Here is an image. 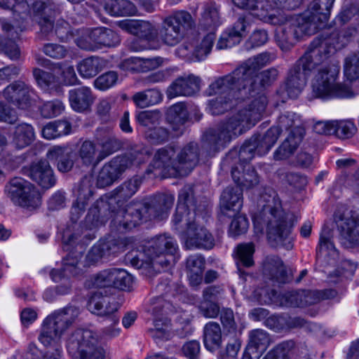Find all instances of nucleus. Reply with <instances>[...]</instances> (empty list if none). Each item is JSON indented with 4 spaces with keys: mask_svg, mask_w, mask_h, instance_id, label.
Returning <instances> with one entry per match:
<instances>
[{
    "mask_svg": "<svg viewBox=\"0 0 359 359\" xmlns=\"http://www.w3.org/2000/svg\"><path fill=\"white\" fill-rule=\"evenodd\" d=\"M268 104L267 97L258 95L247 102L243 107L225 121L209 129L204 135L205 144L209 154H215L261 120Z\"/></svg>",
    "mask_w": 359,
    "mask_h": 359,
    "instance_id": "f257e3e1",
    "label": "nucleus"
},
{
    "mask_svg": "<svg viewBox=\"0 0 359 359\" xmlns=\"http://www.w3.org/2000/svg\"><path fill=\"white\" fill-rule=\"evenodd\" d=\"M341 42L337 31H324L311 41L306 53L288 72L285 88L289 97L298 96L311 72L325 61Z\"/></svg>",
    "mask_w": 359,
    "mask_h": 359,
    "instance_id": "f03ea898",
    "label": "nucleus"
},
{
    "mask_svg": "<svg viewBox=\"0 0 359 359\" xmlns=\"http://www.w3.org/2000/svg\"><path fill=\"white\" fill-rule=\"evenodd\" d=\"M261 200L266 201V203L253 217L255 229L262 232L264 226L271 245L292 250L294 246L292 231L297 222V217L292 213L285 212L274 197L269 196L266 200V196L263 195Z\"/></svg>",
    "mask_w": 359,
    "mask_h": 359,
    "instance_id": "7ed1b4c3",
    "label": "nucleus"
},
{
    "mask_svg": "<svg viewBox=\"0 0 359 359\" xmlns=\"http://www.w3.org/2000/svg\"><path fill=\"white\" fill-rule=\"evenodd\" d=\"M177 249V243L172 237L159 235L141 250H133L127 253L125 260L133 267L142 270L146 276H151L175 262Z\"/></svg>",
    "mask_w": 359,
    "mask_h": 359,
    "instance_id": "20e7f679",
    "label": "nucleus"
},
{
    "mask_svg": "<svg viewBox=\"0 0 359 359\" xmlns=\"http://www.w3.org/2000/svg\"><path fill=\"white\" fill-rule=\"evenodd\" d=\"M174 201L175 197L172 194L158 193L147 202L128 205L126 212L119 214L114 222H118V229L122 230L135 227L144 217L162 220L168 217Z\"/></svg>",
    "mask_w": 359,
    "mask_h": 359,
    "instance_id": "39448f33",
    "label": "nucleus"
},
{
    "mask_svg": "<svg viewBox=\"0 0 359 359\" xmlns=\"http://www.w3.org/2000/svg\"><path fill=\"white\" fill-rule=\"evenodd\" d=\"M80 313L79 308L68 306L54 312L43 321L39 341L46 346H58L62 334L75 323Z\"/></svg>",
    "mask_w": 359,
    "mask_h": 359,
    "instance_id": "423d86ee",
    "label": "nucleus"
},
{
    "mask_svg": "<svg viewBox=\"0 0 359 359\" xmlns=\"http://www.w3.org/2000/svg\"><path fill=\"white\" fill-rule=\"evenodd\" d=\"M324 61L316 69L312 81V93L314 97L330 99L332 97H351L353 95L347 86L336 82L339 67L323 65Z\"/></svg>",
    "mask_w": 359,
    "mask_h": 359,
    "instance_id": "0eeeda50",
    "label": "nucleus"
},
{
    "mask_svg": "<svg viewBox=\"0 0 359 359\" xmlns=\"http://www.w3.org/2000/svg\"><path fill=\"white\" fill-rule=\"evenodd\" d=\"M100 340L97 332L77 329L69 336L67 349L73 359H105V350L98 346Z\"/></svg>",
    "mask_w": 359,
    "mask_h": 359,
    "instance_id": "6e6552de",
    "label": "nucleus"
},
{
    "mask_svg": "<svg viewBox=\"0 0 359 359\" xmlns=\"http://www.w3.org/2000/svg\"><path fill=\"white\" fill-rule=\"evenodd\" d=\"M194 25V21L189 12H175L163 19L158 33L160 39L168 46H175L182 39L184 31Z\"/></svg>",
    "mask_w": 359,
    "mask_h": 359,
    "instance_id": "1a4fd4ad",
    "label": "nucleus"
},
{
    "mask_svg": "<svg viewBox=\"0 0 359 359\" xmlns=\"http://www.w3.org/2000/svg\"><path fill=\"white\" fill-rule=\"evenodd\" d=\"M5 191L16 205L33 210L40 206L41 197L39 190L31 182L15 177L6 186Z\"/></svg>",
    "mask_w": 359,
    "mask_h": 359,
    "instance_id": "9d476101",
    "label": "nucleus"
},
{
    "mask_svg": "<svg viewBox=\"0 0 359 359\" xmlns=\"http://www.w3.org/2000/svg\"><path fill=\"white\" fill-rule=\"evenodd\" d=\"M121 204L118 203L117 198L113 194H105L97 199L93 206L90 208L86 216V221L90 223V226H97L100 224H104L109 217L114 215V217L111 220L112 225L119 232H123L128 229L120 230L119 223L115 224L114 220L119 214L125 213L124 210H119Z\"/></svg>",
    "mask_w": 359,
    "mask_h": 359,
    "instance_id": "9b49d317",
    "label": "nucleus"
},
{
    "mask_svg": "<svg viewBox=\"0 0 359 359\" xmlns=\"http://www.w3.org/2000/svg\"><path fill=\"white\" fill-rule=\"evenodd\" d=\"M245 76L243 73L231 74L218 77L209 87L210 95H226L235 100H245L249 97Z\"/></svg>",
    "mask_w": 359,
    "mask_h": 359,
    "instance_id": "f8f14e48",
    "label": "nucleus"
},
{
    "mask_svg": "<svg viewBox=\"0 0 359 359\" xmlns=\"http://www.w3.org/2000/svg\"><path fill=\"white\" fill-rule=\"evenodd\" d=\"M334 221L340 243L347 248L359 246V212L337 210Z\"/></svg>",
    "mask_w": 359,
    "mask_h": 359,
    "instance_id": "ddd939ff",
    "label": "nucleus"
},
{
    "mask_svg": "<svg viewBox=\"0 0 359 359\" xmlns=\"http://www.w3.org/2000/svg\"><path fill=\"white\" fill-rule=\"evenodd\" d=\"M176 162V148L167 146L158 149L146 170L147 174H154L155 177H177L178 171Z\"/></svg>",
    "mask_w": 359,
    "mask_h": 359,
    "instance_id": "4468645a",
    "label": "nucleus"
},
{
    "mask_svg": "<svg viewBox=\"0 0 359 359\" xmlns=\"http://www.w3.org/2000/svg\"><path fill=\"white\" fill-rule=\"evenodd\" d=\"M133 159L126 156H118L106 163L97 177V186L104 188L118 180L123 172L132 167Z\"/></svg>",
    "mask_w": 359,
    "mask_h": 359,
    "instance_id": "2eb2a0df",
    "label": "nucleus"
},
{
    "mask_svg": "<svg viewBox=\"0 0 359 359\" xmlns=\"http://www.w3.org/2000/svg\"><path fill=\"white\" fill-rule=\"evenodd\" d=\"M339 257V252L333 243L332 230L328 226H324L316 248V259L325 266H334L337 263Z\"/></svg>",
    "mask_w": 359,
    "mask_h": 359,
    "instance_id": "dca6fc26",
    "label": "nucleus"
},
{
    "mask_svg": "<svg viewBox=\"0 0 359 359\" xmlns=\"http://www.w3.org/2000/svg\"><path fill=\"white\" fill-rule=\"evenodd\" d=\"M31 86L22 81H15L3 90V96L10 104L20 109H27L31 106Z\"/></svg>",
    "mask_w": 359,
    "mask_h": 359,
    "instance_id": "f3484780",
    "label": "nucleus"
},
{
    "mask_svg": "<svg viewBox=\"0 0 359 359\" xmlns=\"http://www.w3.org/2000/svg\"><path fill=\"white\" fill-rule=\"evenodd\" d=\"M33 11V20L40 27V36L48 38L54 34V16L51 9L42 0H29Z\"/></svg>",
    "mask_w": 359,
    "mask_h": 359,
    "instance_id": "a211bd4d",
    "label": "nucleus"
},
{
    "mask_svg": "<svg viewBox=\"0 0 359 359\" xmlns=\"http://www.w3.org/2000/svg\"><path fill=\"white\" fill-rule=\"evenodd\" d=\"M199 161V147L196 142H189L181 148H176V162L178 175H188Z\"/></svg>",
    "mask_w": 359,
    "mask_h": 359,
    "instance_id": "6ab92c4d",
    "label": "nucleus"
},
{
    "mask_svg": "<svg viewBox=\"0 0 359 359\" xmlns=\"http://www.w3.org/2000/svg\"><path fill=\"white\" fill-rule=\"evenodd\" d=\"M276 57V55L273 53H262L248 59L236 69V73H243L245 76V78L247 82H250L252 86L256 85V80L254 79L255 73L264 66L270 64Z\"/></svg>",
    "mask_w": 359,
    "mask_h": 359,
    "instance_id": "aec40b11",
    "label": "nucleus"
},
{
    "mask_svg": "<svg viewBox=\"0 0 359 359\" xmlns=\"http://www.w3.org/2000/svg\"><path fill=\"white\" fill-rule=\"evenodd\" d=\"M276 0H257L253 15L260 20L271 24L280 25L285 22L287 15L280 12Z\"/></svg>",
    "mask_w": 359,
    "mask_h": 359,
    "instance_id": "412c9836",
    "label": "nucleus"
},
{
    "mask_svg": "<svg viewBox=\"0 0 359 359\" xmlns=\"http://www.w3.org/2000/svg\"><path fill=\"white\" fill-rule=\"evenodd\" d=\"M334 290L309 292L306 294L292 292L285 294L286 305L292 307H303L309 304H316L320 300L331 299L336 296Z\"/></svg>",
    "mask_w": 359,
    "mask_h": 359,
    "instance_id": "4be33fe9",
    "label": "nucleus"
},
{
    "mask_svg": "<svg viewBox=\"0 0 359 359\" xmlns=\"http://www.w3.org/2000/svg\"><path fill=\"white\" fill-rule=\"evenodd\" d=\"M275 32V41L282 51H290L299 40L297 29L292 18L287 16L285 22L279 25Z\"/></svg>",
    "mask_w": 359,
    "mask_h": 359,
    "instance_id": "5701e85b",
    "label": "nucleus"
},
{
    "mask_svg": "<svg viewBox=\"0 0 359 359\" xmlns=\"http://www.w3.org/2000/svg\"><path fill=\"white\" fill-rule=\"evenodd\" d=\"M119 306L118 302L114 297L104 296L101 292H95L88 303V309L90 312L109 318L116 316L115 313Z\"/></svg>",
    "mask_w": 359,
    "mask_h": 359,
    "instance_id": "b1692460",
    "label": "nucleus"
},
{
    "mask_svg": "<svg viewBox=\"0 0 359 359\" xmlns=\"http://www.w3.org/2000/svg\"><path fill=\"white\" fill-rule=\"evenodd\" d=\"M96 140L100 147L99 160H103L123 147L121 140L114 134L112 128L108 126L98 128Z\"/></svg>",
    "mask_w": 359,
    "mask_h": 359,
    "instance_id": "393cba45",
    "label": "nucleus"
},
{
    "mask_svg": "<svg viewBox=\"0 0 359 359\" xmlns=\"http://www.w3.org/2000/svg\"><path fill=\"white\" fill-rule=\"evenodd\" d=\"M185 245L188 249H212L215 245L212 235L204 227L196 224L186 233Z\"/></svg>",
    "mask_w": 359,
    "mask_h": 359,
    "instance_id": "a878e982",
    "label": "nucleus"
},
{
    "mask_svg": "<svg viewBox=\"0 0 359 359\" xmlns=\"http://www.w3.org/2000/svg\"><path fill=\"white\" fill-rule=\"evenodd\" d=\"M201 79L189 75L177 79L168 88L167 97L170 99L177 96H191L200 90Z\"/></svg>",
    "mask_w": 359,
    "mask_h": 359,
    "instance_id": "bb28decb",
    "label": "nucleus"
},
{
    "mask_svg": "<svg viewBox=\"0 0 359 359\" xmlns=\"http://www.w3.org/2000/svg\"><path fill=\"white\" fill-rule=\"evenodd\" d=\"M29 176L43 189H49L55 183L53 170L46 160L33 163L29 169Z\"/></svg>",
    "mask_w": 359,
    "mask_h": 359,
    "instance_id": "cd10ccee",
    "label": "nucleus"
},
{
    "mask_svg": "<svg viewBox=\"0 0 359 359\" xmlns=\"http://www.w3.org/2000/svg\"><path fill=\"white\" fill-rule=\"evenodd\" d=\"M118 25L123 30L147 40H153L158 35L157 29L149 21L124 20L119 21Z\"/></svg>",
    "mask_w": 359,
    "mask_h": 359,
    "instance_id": "c85d7f7f",
    "label": "nucleus"
},
{
    "mask_svg": "<svg viewBox=\"0 0 359 359\" xmlns=\"http://www.w3.org/2000/svg\"><path fill=\"white\" fill-rule=\"evenodd\" d=\"M68 97L72 109L77 112L89 110L95 99L92 90L87 86H81L70 90Z\"/></svg>",
    "mask_w": 359,
    "mask_h": 359,
    "instance_id": "c756f323",
    "label": "nucleus"
},
{
    "mask_svg": "<svg viewBox=\"0 0 359 359\" xmlns=\"http://www.w3.org/2000/svg\"><path fill=\"white\" fill-rule=\"evenodd\" d=\"M231 176L241 188L251 189L259 182V175L250 164L238 163L232 168Z\"/></svg>",
    "mask_w": 359,
    "mask_h": 359,
    "instance_id": "7c9ffc66",
    "label": "nucleus"
},
{
    "mask_svg": "<svg viewBox=\"0 0 359 359\" xmlns=\"http://www.w3.org/2000/svg\"><path fill=\"white\" fill-rule=\"evenodd\" d=\"M292 22L297 29L300 38L304 35L315 34L319 29L323 28L325 24L316 13L309 10L298 16L295 20L292 19Z\"/></svg>",
    "mask_w": 359,
    "mask_h": 359,
    "instance_id": "2f4dec72",
    "label": "nucleus"
},
{
    "mask_svg": "<svg viewBox=\"0 0 359 359\" xmlns=\"http://www.w3.org/2000/svg\"><path fill=\"white\" fill-rule=\"evenodd\" d=\"M243 206V190L239 187H228L222 192L220 198L222 212L229 215V212L236 213Z\"/></svg>",
    "mask_w": 359,
    "mask_h": 359,
    "instance_id": "473e14b6",
    "label": "nucleus"
},
{
    "mask_svg": "<svg viewBox=\"0 0 359 359\" xmlns=\"http://www.w3.org/2000/svg\"><path fill=\"white\" fill-rule=\"evenodd\" d=\"M303 128L295 127L274 153L276 160H283L294 154L303 138Z\"/></svg>",
    "mask_w": 359,
    "mask_h": 359,
    "instance_id": "72a5a7b5",
    "label": "nucleus"
},
{
    "mask_svg": "<svg viewBox=\"0 0 359 359\" xmlns=\"http://www.w3.org/2000/svg\"><path fill=\"white\" fill-rule=\"evenodd\" d=\"M47 158L52 162H57L59 171L67 172L74 166L75 154L66 147L55 146L48 151Z\"/></svg>",
    "mask_w": 359,
    "mask_h": 359,
    "instance_id": "f704fd0d",
    "label": "nucleus"
},
{
    "mask_svg": "<svg viewBox=\"0 0 359 359\" xmlns=\"http://www.w3.org/2000/svg\"><path fill=\"white\" fill-rule=\"evenodd\" d=\"M197 210L187 208L182 205H177L172 222L176 230L186 233L193 227L196 222V216L199 215Z\"/></svg>",
    "mask_w": 359,
    "mask_h": 359,
    "instance_id": "c9c22d12",
    "label": "nucleus"
},
{
    "mask_svg": "<svg viewBox=\"0 0 359 359\" xmlns=\"http://www.w3.org/2000/svg\"><path fill=\"white\" fill-rule=\"evenodd\" d=\"M163 63V58L156 57L152 58L130 57L125 60L121 67L130 72H147L154 70Z\"/></svg>",
    "mask_w": 359,
    "mask_h": 359,
    "instance_id": "e433bc0d",
    "label": "nucleus"
},
{
    "mask_svg": "<svg viewBox=\"0 0 359 359\" xmlns=\"http://www.w3.org/2000/svg\"><path fill=\"white\" fill-rule=\"evenodd\" d=\"M264 273L269 279L278 283H285L288 280L285 266L278 257H267L264 266Z\"/></svg>",
    "mask_w": 359,
    "mask_h": 359,
    "instance_id": "4c0bfd02",
    "label": "nucleus"
},
{
    "mask_svg": "<svg viewBox=\"0 0 359 359\" xmlns=\"http://www.w3.org/2000/svg\"><path fill=\"white\" fill-rule=\"evenodd\" d=\"M196 187L193 184H186L180 191L178 194L177 205H182L187 208L197 210L198 212H203L205 210V201H200L198 204V198L196 196Z\"/></svg>",
    "mask_w": 359,
    "mask_h": 359,
    "instance_id": "58836bf2",
    "label": "nucleus"
},
{
    "mask_svg": "<svg viewBox=\"0 0 359 359\" xmlns=\"http://www.w3.org/2000/svg\"><path fill=\"white\" fill-rule=\"evenodd\" d=\"M144 177L140 175H135L123 182L116 187L112 192L117 198L118 203H121L130 199L140 189L142 184Z\"/></svg>",
    "mask_w": 359,
    "mask_h": 359,
    "instance_id": "ea45409f",
    "label": "nucleus"
},
{
    "mask_svg": "<svg viewBox=\"0 0 359 359\" xmlns=\"http://www.w3.org/2000/svg\"><path fill=\"white\" fill-rule=\"evenodd\" d=\"M135 239L133 237L121 238H108L99 241L105 256L116 255L133 246Z\"/></svg>",
    "mask_w": 359,
    "mask_h": 359,
    "instance_id": "a19ab883",
    "label": "nucleus"
},
{
    "mask_svg": "<svg viewBox=\"0 0 359 359\" xmlns=\"http://www.w3.org/2000/svg\"><path fill=\"white\" fill-rule=\"evenodd\" d=\"M189 118V113L186 105L182 103H177L170 107L167 118L172 126V130L182 134L183 126Z\"/></svg>",
    "mask_w": 359,
    "mask_h": 359,
    "instance_id": "79ce46f5",
    "label": "nucleus"
},
{
    "mask_svg": "<svg viewBox=\"0 0 359 359\" xmlns=\"http://www.w3.org/2000/svg\"><path fill=\"white\" fill-rule=\"evenodd\" d=\"M279 137V129L278 128H270L264 135H257L251 137L255 142L256 152L258 155L266 154L276 142Z\"/></svg>",
    "mask_w": 359,
    "mask_h": 359,
    "instance_id": "37998d69",
    "label": "nucleus"
},
{
    "mask_svg": "<svg viewBox=\"0 0 359 359\" xmlns=\"http://www.w3.org/2000/svg\"><path fill=\"white\" fill-rule=\"evenodd\" d=\"M93 38L96 50L102 47H112L120 43V37L114 31L106 27L93 29Z\"/></svg>",
    "mask_w": 359,
    "mask_h": 359,
    "instance_id": "c03bdc74",
    "label": "nucleus"
},
{
    "mask_svg": "<svg viewBox=\"0 0 359 359\" xmlns=\"http://www.w3.org/2000/svg\"><path fill=\"white\" fill-rule=\"evenodd\" d=\"M278 76V71L276 68H270L259 73L256 72L254 79L256 80V85H251L250 82H246L249 97H254L258 94V91L266 86L271 85L275 81Z\"/></svg>",
    "mask_w": 359,
    "mask_h": 359,
    "instance_id": "a18cd8bd",
    "label": "nucleus"
},
{
    "mask_svg": "<svg viewBox=\"0 0 359 359\" xmlns=\"http://www.w3.org/2000/svg\"><path fill=\"white\" fill-rule=\"evenodd\" d=\"M106 65V61L97 56H91L81 60L77 66L79 74L83 78H92L101 72Z\"/></svg>",
    "mask_w": 359,
    "mask_h": 359,
    "instance_id": "49530a36",
    "label": "nucleus"
},
{
    "mask_svg": "<svg viewBox=\"0 0 359 359\" xmlns=\"http://www.w3.org/2000/svg\"><path fill=\"white\" fill-rule=\"evenodd\" d=\"M203 342L205 348L214 351L222 344V330L220 325L215 322H209L203 328Z\"/></svg>",
    "mask_w": 359,
    "mask_h": 359,
    "instance_id": "de8ad7c7",
    "label": "nucleus"
},
{
    "mask_svg": "<svg viewBox=\"0 0 359 359\" xmlns=\"http://www.w3.org/2000/svg\"><path fill=\"white\" fill-rule=\"evenodd\" d=\"M255 252V247L252 243L239 244L236 250V264L239 275L244 278L245 273L243 271L242 267H250L254 264L252 258Z\"/></svg>",
    "mask_w": 359,
    "mask_h": 359,
    "instance_id": "09e8293b",
    "label": "nucleus"
},
{
    "mask_svg": "<svg viewBox=\"0 0 359 359\" xmlns=\"http://www.w3.org/2000/svg\"><path fill=\"white\" fill-rule=\"evenodd\" d=\"M270 344L269 334L263 330L257 329L249 333V341L246 348L248 351L259 353V355H262Z\"/></svg>",
    "mask_w": 359,
    "mask_h": 359,
    "instance_id": "8fccbe9b",
    "label": "nucleus"
},
{
    "mask_svg": "<svg viewBox=\"0 0 359 359\" xmlns=\"http://www.w3.org/2000/svg\"><path fill=\"white\" fill-rule=\"evenodd\" d=\"M35 139V133L30 124L25 123L15 126L13 135V142L18 149L29 146Z\"/></svg>",
    "mask_w": 359,
    "mask_h": 359,
    "instance_id": "3c124183",
    "label": "nucleus"
},
{
    "mask_svg": "<svg viewBox=\"0 0 359 359\" xmlns=\"http://www.w3.org/2000/svg\"><path fill=\"white\" fill-rule=\"evenodd\" d=\"M163 95L156 88L147 89L136 93L133 96L134 103L140 108H146L161 102Z\"/></svg>",
    "mask_w": 359,
    "mask_h": 359,
    "instance_id": "603ef678",
    "label": "nucleus"
},
{
    "mask_svg": "<svg viewBox=\"0 0 359 359\" xmlns=\"http://www.w3.org/2000/svg\"><path fill=\"white\" fill-rule=\"evenodd\" d=\"M81 163L86 166H95L102 160H99V152L96 144L89 140L84 141L78 151Z\"/></svg>",
    "mask_w": 359,
    "mask_h": 359,
    "instance_id": "864d4df0",
    "label": "nucleus"
},
{
    "mask_svg": "<svg viewBox=\"0 0 359 359\" xmlns=\"http://www.w3.org/2000/svg\"><path fill=\"white\" fill-rule=\"evenodd\" d=\"M222 24L219 11L215 4L205 5L200 25L207 29H215Z\"/></svg>",
    "mask_w": 359,
    "mask_h": 359,
    "instance_id": "5fc2aeb1",
    "label": "nucleus"
},
{
    "mask_svg": "<svg viewBox=\"0 0 359 359\" xmlns=\"http://www.w3.org/2000/svg\"><path fill=\"white\" fill-rule=\"evenodd\" d=\"M255 145V142H253L252 139L250 138L243 143L238 151L237 149L230 151L226 156V161H229L230 159L238 156L239 159L238 163L249 164L248 162L253 158L255 153H257Z\"/></svg>",
    "mask_w": 359,
    "mask_h": 359,
    "instance_id": "6e6d98bb",
    "label": "nucleus"
},
{
    "mask_svg": "<svg viewBox=\"0 0 359 359\" xmlns=\"http://www.w3.org/2000/svg\"><path fill=\"white\" fill-rule=\"evenodd\" d=\"M71 125L65 120L48 123L42 130L43 137L47 140H52L70 132Z\"/></svg>",
    "mask_w": 359,
    "mask_h": 359,
    "instance_id": "4d7b16f0",
    "label": "nucleus"
},
{
    "mask_svg": "<svg viewBox=\"0 0 359 359\" xmlns=\"http://www.w3.org/2000/svg\"><path fill=\"white\" fill-rule=\"evenodd\" d=\"M205 259L201 255L189 256L187 260V267L189 269V277L194 284H198L202 280Z\"/></svg>",
    "mask_w": 359,
    "mask_h": 359,
    "instance_id": "13d9d810",
    "label": "nucleus"
},
{
    "mask_svg": "<svg viewBox=\"0 0 359 359\" xmlns=\"http://www.w3.org/2000/svg\"><path fill=\"white\" fill-rule=\"evenodd\" d=\"M238 102L226 95H218L209 101V110L212 115L222 114L237 105Z\"/></svg>",
    "mask_w": 359,
    "mask_h": 359,
    "instance_id": "bf43d9fd",
    "label": "nucleus"
},
{
    "mask_svg": "<svg viewBox=\"0 0 359 359\" xmlns=\"http://www.w3.org/2000/svg\"><path fill=\"white\" fill-rule=\"evenodd\" d=\"M83 254L81 252H70L64 259L62 269L67 275L76 276L79 275L82 270L80 267Z\"/></svg>",
    "mask_w": 359,
    "mask_h": 359,
    "instance_id": "052dcab7",
    "label": "nucleus"
},
{
    "mask_svg": "<svg viewBox=\"0 0 359 359\" xmlns=\"http://www.w3.org/2000/svg\"><path fill=\"white\" fill-rule=\"evenodd\" d=\"M161 117L162 114L159 110H146L136 115V121L140 126L148 130L159 124Z\"/></svg>",
    "mask_w": 359,
    "mask_h": 359,
    "instance_id": "680f3d73",
    "label": "nucleus"
},
{
    "mask_svg": "<svg viewBox=\"0 0 359 359\" xmlns=\"http://www.w3.org/2000/svg\"><path fill=\"white\" fill-rule=\"evenodd\" d=\"M74 41L81 49L90 51L96 50L95 40L93 38V29L76 30Z\"/></svg>",
    "mask_w": 359,
    "mask_h": 359,
    "instance_id": "e2e57ef3",
    "label": "nucleus"
},
{
    "mask_svg": "<svg viewBox=\"0 0 359 359\" xmlns=\"http://www.w3.org/2000/svg\"><path fill=\"white\" fill-rule=\"evenodd\" d=\"M113 287L121 290H128L132 286L133 277L126 271L119 269H111Z\"/></svg>",
    "mask_w": 359,
    "mask_h": 359,
    "instance_id": "0e129e2a",
    "label": "nucleus"
},
{
    "mask_svg": "<svg viewBox=\"0 0 359 359\" xmlns=\"http://www.w3.org/2000/svg\"><path fill=\"white\" fill-rule=\"evenodd\" d=\"M334 0H314L309 7V11L317 15L325 23L327 21L330 10Z\"/></svg>",
    "mask_w": 359,
    "mask_h": 359,
    "instance_id": "69168bd1",
    "label": "nucleus"
},
{
    "mask_svg": "<svg viewBox=\"0 0 359 359\" xmlns=\"http://www.w3.org/2000/svg\"><path fill=\"white\" fill-rule=\"evenodd\" d=\"M344 70L348 80L359 79V53H351L345 58Z\"/></svg>",
    "mask_w": 359,
    "mask_h": 359,
    "instance_id": "338daca9",
    "label": "nucleus"
},
{
    "mask_svg": "<svg viewBox=\"0 0 359 359\" xmlns=\"http://www.w3.org/2000/svg\"><path fill=\"white\" fill-rule=\"evenodd\" d=\"M170 131L168 129L160 126H154L144 131L145 138L154 144H163L168 142L170 139Z\"/></svg>",
    "mask_w": 359,
    "mask_h": 359,
    "instance_id": "774afa93",
    "label": "nucleus"
}]
</instances>
